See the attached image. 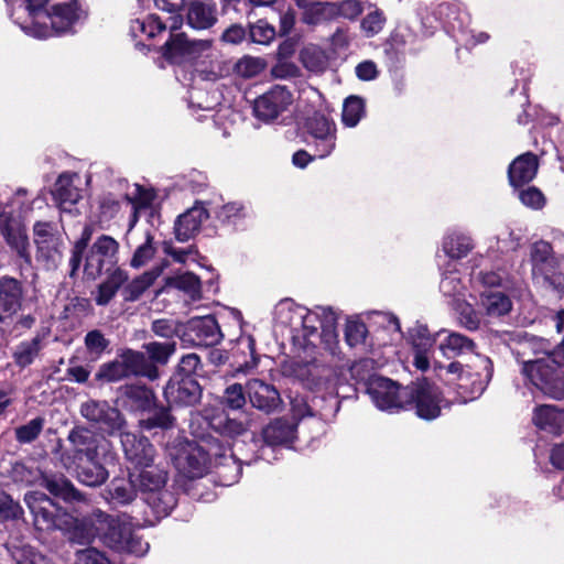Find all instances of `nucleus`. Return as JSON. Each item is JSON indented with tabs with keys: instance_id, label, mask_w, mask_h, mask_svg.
Returning a JSON list of instances; mask_svg holds the SVG:
<instances>
[{
	"instance_id": "b1692460",
	"label": "nucleus",
	"mask_w": 564,
	"mask_h": 564,
	"mask_svg": "<svg viewBox=\"0 0 564 564\" xmlns=\"http://www.w3.org/2000/svg\"><path fill=\"white\" fill-rule=\"evenodd\" d=\"M207 210L202 205H195L180 215L174 225L175 237L178 241H187L200 229L207 219Z\"/></svg>"
},
{
	"instance_id": "37998d69",
	"label": "nucleus",
	"mask_w": 564,
	"mask_h": 564,
	"mask_svg": "<svg viewBox=\"0 0 564 564\" xmlns=\"http://www.w3.org/2000/svg\"><path fill=\"white\" fill-rule=\"evenodd\" d=\"M370 8L371 10L360 21V30L368 39L378 35L387 23V17L381 9L376 6Z\"/></svg>"
},
{
	"instance_id": "a211bd4d",
	"label": "nucleus",
	"mask_w": 564,
	"mask_h": 564,
	"mask_svg": "<svg viewBox=\"0 0 564 564\" xmlns=\"http://www.w3.org/2000/svg\"><path fill=\"white\" fill-rule=\"evenodd\" d=\"M297 376L306 388L323 392L325 395H337L339 377L335 371L316 365H307L304 369H301Z\"/></svg>"
},
{
	"instance_id": "3c124183",
	"label": "nucleus",
	"mask_w": 564,
	"mask_h": 564,
	"mask_svg": "<svg viewBox=\"0 0 564 564\" xmlns=\"http://www.w3.org/2000/svg\"><path fill=\"white\" fill-rule=\"evenodd\" d=\"M126 397L137 410H148L154 402V393L144 386L131 384L126 388Z\"/></svg>"
},
{
	"instance_id": "e433bc0d",
	"label": "nucleus",
	"mask_w": 564,
	"mask_h": 564,
	"mask_svg": "<svg viewBox=\"0 0 564 564\" xmlns=\"http://www.w3.org/2000/svg\"><path fill=\"white\" fill-rule=\"evenodd\" d=\"M94 234L93 225H86L83 228L80 237L73 243L70 258L68 261L69 265V276L74 278L77 275L78 271L82 267V261L84 258V252L89 247V242L91 240Z\"/></svg>"
},
{
	"instance_id": "680f3d73",
	"label": "nucleus",
	"mask_w": 564,
	"mask_h": 564,
	"mask_svg": "<svg viewBox=\"0 0 564 564\" xmlns=\"http://www.w3.org/2000/svg\"><path fill=\"white\" fill-rule=\"evenodd\" d=\"M150 358L156 362L165 364L175 350V343H149L144 345Z\"/></svg>"
},
{
	"instance_id": "c756f323",
	"label": "nucleus",
	"mask_w": 564,
	"mask_h": 564,
	"mask_svg": "<svg viewBox=\"0 0 564 564\" xmlns=\"http://www.w3.org/2000/svg\"><path fill=\"white\" fill-rule=\"evenodd\" d=\"M78 480L90 487L100 486L108 478V471L98 457L94 460H83L75 464Z\"/></svg>"
},
{
	"instance_id": "c9c22d12",
	"label": "nucleus",
	"mask_w": 564,
	"mask_h": 564,
	"mask_svg": "<svg viewBox=\"0 0 564 564\" xmlns=\"http://www.w3.org/2000/svg\"><path fill=\"white\" fill-rule=\"evenodd\" d=\"M303 66L312 73H323L328 67V55L315 44L304 46L300 53Z\"/></svg>"
},
{
	"instance_id": "6e6d98bb",
	"label": "nucleus",
	"mask_w": 564,
	"mask_h": 564,
	"mask_svg": "<svg viewBox=\"0 0 564 564\" xmlns=\"http://www.w3.org/2000/svg\"><path fill=\"white\" fill-rule=\"evenodd\" d=\"M216 216L223 224L236 226L247 216V210L241 203L232 202L223 205Z\"/></svg>"
},
{
	"instance_id": "72a5a7b5",
	"label": "nucleus",
	"mask_w": 564,
	"mask_h": 564,
	"mask_svg": "<svg viewBox=\"0 0 564 564\" xmlns=\"http://www.w3.org/2000/svg\"><path fill=\"white\" fill-rule=\"evenodd\" d=\"M191 327L196 333L197 338L204 345H215L220 338V329L215 317L208 315L203 317L193 318Z\"/></svg>"
},
{
	"instance_id": "393cba45",
	"label": "nucleus",
	"mask_w": 564,
	"mask_h": 564,
	"mask_svg": "<svg viewBox=\"0 0 564 564\" xmlns=\"http://www.w3.org/2000/svg\"><path fill=\"white\" fill-rule=\"evenodd\" d=\"M22 288L13 278L0 279V322L14 315L21 307Z\"/></svg>"
},
{
	"instance_id": "9d476101",
	"label": "nucleus",
	"mask_w": 564,
	"mask_h": 564,
	"mask_svg": "<svg viewBox=\"0 0 564 564\" xmlns=\"http://www.w3.org/2000/svg\"><path fill=\"white\" fill-rule=\"evenodd\" d=\"M73 446V453L64 452L61 455V462L67 469L74 468L77 462L83 459L94 460L100 457L102 440L87 427H74L67 437Z\"/></svg>"
},
{
	"instance_id": "13d9d810",
	"label": "nucleus",
	"mask_w": 564,
	"mask_h": 564,
	"mask_svg": "<svg viewBox=\"0 0 564 564\" xmlns=\"http://www.w3.org/2000/svg\"><path fill=\"white\" fill-rule=\"evenodd\" d=\"M173 285L187 293L193 300L200 296V281L194 273L185 272L173 279Z\"/></svg>"
},
{
	"instance_id": "4be33fe9",
	"label": "nucleus",
	"mask_w": 564,
	"mask_h": 564,
	"mask_svg": "<svg viewBox=\"0 0 564 564\" xmlns=\"http://www.w3.org/2000/svg\"><path fill=\"white\" fill-rule=\"evenodd\" d=\"M183 24V19L180 14L170 18V39L161 47L162 56L172 62L180 63L186 59L187 47L189 40L184 33H175L176 30Z\"/></svg>"
},
{
	"instance_id": "603ef678",
	"label": "nucleus",
	"mask_w": 564,
	"mask_h": 564,
	"mask_svg": "<svg viewBox=\"0 0 564 564\" xmlns=\"http://www.w3.org/2000/svg\"><path fill=\"white\" fill-rule=\"evenodd\" d=\"M330 14H334L333 2H315L304 10L302 21L308 25H316Z\"/></svg>"
},
{
	"instance_id": "7ed1b4c3",
	"label": "nucleus",
	"mask_w": 564,
	"mask_h": 564,
	"mask_svg": "<svg viewBox=\"0 0 564 564\" xmlns=\"http://www.w3.org/2000/svg\"><path fill=\"white\" fill-rule=\"evenodd\" d=\"M166 451L175 468L185 477L204 476L210 456L221 459L218 463V474L225 478V485L229 486L240 477L241 465L236 460L231 448L207 453L196 442L176 437L173 443L166 445Z\"/></svg>"
},
{
	"instance_id": "f3484780",
	"label": "nucleus",
	"mask_w": 564,
	"mask_h": 564,
	"mask_svg": "<svg viewBox=\"0 0 564 564\" xmlns=\"http://www.w3.org/2000/svg\"><path fill=\"white\" fill-rule=\"evenodd\" d=\"M246 393L253 408L272 413L280 409L282 399L278 389L261 379H250L246 383Z\"/></svg>"
},
{
	"instance_id": "f8f14e48",
	"label": "nucleus",
	"mask_w": 564,
	"mask_h": 564,
	"mask_svg": "<svg viewBox=\"0 0 564 564\" xmlns=\"http://www.w3.org/2000/svg\"><path fill=\"white\" fill-rule=\"evenodd\" d=\"M522 373L544 394L561 399L563 381L558 378L556 368L551 362V357L523 362Z\"/></svg>"
},
{
	"instance_id": "0e129e2a",
	"label": "nucleus",
	"mask_w": 564,
	"mask_h": 564,
	"mask_svg": "<svg viewBox=\"0 0 564 564\" xmlns=\"http://www.w3.org/2000/svg\"><path fill=\"white\" fill-rule=\"evenodd\" d=\"M126 377H129L122 360L119 358L112 362L104 365L99 372L98 378L106 381H119Z\"/></svg>"
},
{
	"instance_id": "09e8293b",
	"label": "nucleus",
	"mask_w": 564,
	"mask_h": 564,
	"mask_svg": "<svg viewBox=\"0 0 564 564\" xmlns=\"http://www.w3.org/2000/svg\"><path fill=\"white\" fill-rule=\"evenodd\" d=\"M544 271V274H532L533 280L543 288L551 289L556 292H563L564 276L557 271L555 259L547 263Z\"/></svg>"
},
{
	"instance_id": "9b49d317",
	"label": "nucleus",
	"mask_w": 564,
	"mask_h": 564,
	"mask_svg": "<svg viewBox=\"0 0 564 564\" xmlns=\"http://www.w3.org/2000/svg\"><path fill=\"white\" fill-rule=\"evenodd\" d=\"M80 414L99 431L115 435L126 426L121 412L104 400H88L80 405Z\"/></svg>"
},
{
	"instance_id": "412c9836",
	"label": "nucleus",
	"mask_w": 564,
	"mask_h": 564,
	"mask_svg": "<svg viewBox=\"0 0 564 564\" xmlns=\"http://www.w3.org/2000/svg\"><path fill=\"white\" fill-rule=\"evenodd\" d=\"M80 177L74 172L62 173L53 187L52 195L62 210L76 205L82 198Z\"/></svg>"
},
{
	"instance_id": "de8ad7c7",
	"label": "nucleus",
	"mask_w": 564,
	"mask_h": 564,
	"mask_svg": "<svg viewBox=\"0 0 564 564\" xmlns=\"http://www.w3.org/2000/svg\"><path fill=\"white\" fill-rule=\"evenodd\" d=\"M365 115V104L360 97H348L343 106L341 121L344 126L354 128Z\"/></svg>"
},
{
	"instance_id": "f03ea898",
	"label": "nucleus",
	"mask_w": 564,
	"mask_h": 564,
	"mask_svg": "<svg viewBox=\"0 0 564 564\" xmlns=\"http://www.w3.org/2000/svg\"><path fill=\"white\" fill-rule=\"evenodd\" d=\"M28 18L14 22L33 37L46 39L53 34L70 32L85 17L78 0H24Z\"/></svg>"
},
{
	"instance_id": "473e14b6",
	"label": "nucleus",
	"mask_w": 564,
	"mask_h": 564,
	"mask_svg": "<svg viewBox=\"0 0 564 564\" xmlns=\"http://www.w3.org/2000/svg\"><path fill=\"white\" fill-rule=\"evenodd\" d=\"M120 359L129 376H145L152 380L158 376L156 369L149 364L142 352L127 350L120 356Z\"/></svg>"
},
{
	"instance_id": "6e6552de",
	"label": "nucleus",
	"mask_w": 564,
	"mask_h": 564,
	"mask_svg": "<svg viewBox=\"0 0 564 564\" xmlns=\"http://www.w3.org/2000/svg\"><path fill=\"white\" fill-rule=\"evenodd\" d=\"M119 247L111 236L100 235L84 252L80 269L85 278L96 280L110 271L118 263Z\"/></svg>"
},
{
	"instance_id": "dca6fc26",
	"label": "nucleus",
	"mask_w": 564,
	"mask_h": 564,
	"mask_svg": "<svg viewBox=\"0 0 564 564\" xmlns=\"http://www.w3.org/2000/svg\"><path fill=\"white\" fill-rule=\"evenodd\" d=\"M200 397V386L193 376L174 375L164 388V398L170 405L192 406Z\"/></svg>"
},
{
	"instance_id": "6ab92c4d",
	"label": "nucleus",
	"mask_w": 564,
	"mask_h": 564,
	"mask_svg": "<svg viewBox=\"0 0 564 564\" xmlns=\"http://www.w3.org/2000/svg\"><path fill=\"white\" fill-rule=\"evenodd\" d=\"M296 423L285 419H275L262 431L265 445L261 448V458L269 460V452L273 446L286 445L294 441Z\"/></svg>"
},
{
	"instance_id": "2f4dec72",
	"label": "nucleus",
	"mask_w": 564,
	"mask_h": 564,
	"mask_svg": "<svg viewBox=\"0 0 564 564\" xmlns=\"http://www.w3.org/2000/svg\"><path fill=\"white\" fill-rule=\"evenodd\" d=\"M473 248L470 237L458 231L448 232L442 243L444 253L452 260L465 258Z\"/></svg>"
},
{
	"instance_id": "79ce46f5",
	"label": "nucleus",
	"mask_w": 564,
	"mask_h": 564,
	"mask_svg": "<svg viewBox=\"0 0 564 564\" xmlns=\"http://www.w3.org/2000/svg\"><path fill=\"white\" fill-rule=\"evenodd\" d=\"M326 321L324 327L318 333L317 339L321 341L323 347L332 355L338 352V334L336 332L337 315L336 313H326Z\"/></svg>"
},
{
	"instance_id": "4c0bfd02",
	"label": "nucleus",
	"mask_w": 564,
	"mask_h": 564,
	"mask_svg": "<svg viewBox=\"0 0 564 564\" xmlns=\"http://www.w3.org/2000/svg\"><path fill=\"white\" fill-rule=\"evenodd\" d=\"M161 274L160 268H154L150 271L144 272L142 275L133 279L123 288V296L126 301L138 300L145 290H148L153 282Z\"/></svg>"
},
{
	"instance_id": "ddd939ff",
	"label": "nucleus",
	"mask_w": 564,
	"mask_h": 564,
	"mask_svg": "<svg viewBox=\"0 0 564 564\" xmlns=\"http://www.w3.org/2000/svg\"><path fill=\"white\" fill-rule=\"evenodd\" d=\"M293 104L292 93L284 86L276 85L254 100L253 111L263 121L276 119Z\"/></svg>"
},
{
	"instance_id": "052dcab7",
	"label": "nucleus",
	"mask_w": 564,
	"mask_h": 564,
	"mask_svg": "<svg viewBox=\"0 0 564 564\" xmlns=\"http://www.w3.org/2000/svg\"><path fill=\"white\" fill-rule=\"evenodd\" d=\"M334 3V13L347 19L356 20L364 12V3L360 0H343Z\"/></svg>"
},
{
	"instance_id": "c85d7f7f",
	"label": "nucleus",
	"mask_w": 564,
	"mask_h": 564,
	"mask_svg": "<svg viewBox=\"0 0 564 564\" xmlns=\"http://www.w3.org/2000/svg\"><path fill=\"white\" fill-rule=\"evenodd\" d=\"M41 486L50 494L65 501H80L82 494L73 486V484L63 475L43 476Z\"/></svg>"
},
{
	"instance_id": "1a4fd4ad",
	"label": "nucleus",
	"mask_w": 564,
	"mask_h": 564,
	"mask_svg": "<svg viewBox=\"0 0 564 564\" xmlns=\"http://www.w3.org/2000/svg\"><path fill=\"white\" fill-rule=\"evenodd\" d=\"M337 127L334 120L316 113L305 123V142L315 152V156L325 159L336 148Z\"/></svg>"
},
{
	"instance_id": "bf43d9fd",
	"label": "nucleus",
	"mask_w": 564,
	"mask_h": 564,
	"mask_svg": "<svg viewBox=\"0 0 564 564\" xmlns=\"http://www.w3.org/2000/svg\"><path fill=\"white\" fill-rule=\"evenodd\" d=\"M265 67V63L260 57L245 56L236 64L237 73L246 78L254 77Z\"/></svg>"
},
{
	"instance_id": "a19ab883",
	"label": "nucleus",
	"mask_w": 564,
	"mask_h": 564,
	"mask_svg": "<svg viewBox=\"0 0 564 564\" xmlns=\"http://www.w3.org/2000/svg\"><path fill=\"white\" fill-rule=\"evenodd\" d=\"M166 24L161 21L156 14H148L142 19H135L131 21L130 31L133 36L141 34L148 37H155L158 34L165 31Z\"/></svg>"
},
{
	"instance_id": "774afa93",
	"label": "nucleus",
	"mask_w": 564,
	"mask_h": 564,
	"mask_svg": "<svg viewBox=\"0 0 564 564\" xmlns=\"http://www.w3.org/2000/svg\"><path fill=\"white\" fill-rule=\"evenodd\" d=\"M245 393L246 391L241 384L234 383L225 390L224 403L232 410L241 409L246 403Z\"/></svg>"
},
{
	"instance_id": "bb28decb",
	"label": "nucleus",
	"mask_w": 564,
	"mask_h": 564,
	"mask_svg": "<svg viewBox=\"0 0 564 564\" xmlns=\"http://www.w3.org/2000/svg\"><path fill=\"white\" fill-rule=\"evenodd\" d=\"M538 172V159L532 153L518 156L509 166V181L512 186L531 182Z\"/></svg>"
},
{
	"instance_id": "f704fd0d",
	"label": "nucleus",
	"mask_w": 564,
	"mask_h": 564,
	"mask_svg": "<svg viewBox=\"0 0 564 564\" xmlns=\"http://www.w3.org/2000/svg\"><path fill=\"white\" fill-rule=\"evenodd\" d=\"M137 486L131 479V471L129 479H113L108 488L107 500L113 506H124L133 501L135 498Z\"/></svg>"
},
{
	"instance_id": "338daca9",
	"label": "nucleus",
	"mask_w": 564,
	"mask_h": 564,
	"mask_svg": "<svg viewBox=\"0 0 564 564\" xmlns=\"http://www.w3.org/2000/svg\"><path fill=\"white\" fill-rule=\"evenodd\" d=\"M155 249L152 245V237L148 234L145 242L137 248L131 259V267L138 269L147 264L154 256Z\"/></svg>"
},
{
	"instance_id": "423d86ee",
	"label": "nucleus",
	"mask_w": 564,
	"mask_h": 564,
	"mask_svg": "<svg viewBox=\"0 0 564 564\" xmlns=\"http://www.w3.org/2000/svg\"><path fill=\"white\" fill-rule=\"evenodd\" d=\"M131 479L143 495L144 501L159 517H166L174 508L176 500L166 488L167 473L154 465L131 470Z\"/></svg>"
},
{
	"instance_id": "7c9ffc66",
	"label": "nucleus",
	"mask_w": 564,
	"mask_h": 564,
	"mask_svg": "<svg viewBox=\"0 0 564 564\" xmlns=\"http://www.w3.org/2000/svg\"><path fill=\"white\" fill-rule=\"evenodd\" d=\"M533 422L542 430L561 432L564 429V410L555 405H540L534 410Z\"/></svg>"
},
{
	"instance_id": "49530a36",
	"label": "nucleus",
	"mask_w": 564,
	"mask_h": 564,
	"mask_svg": "<svg viewBox=\"0 0 564 564\" xmlns=\"http://www.w3.org/2000/svg\"><path fill=\"white\" fill-rule=\"evenodd\" d=\"M554 260L552 247L546 241H536L531 247L532 274H544V269Z\"/></svg>"
},
{
	"instance_id": "a18cd8bd",
	"label": "nucleus",
	"mask_w": 564,
	"mask_h": 564,
	"mask_svg": "<svg viewBox=\"0 0 564 564\" xmlns=\"http://www.w3.org/2000/svg\"><path fill=\"white\" fill-rule=\"evenodd\" d=\"M440 290L445 296L456 297L463 295L464 285L456 270V264L448 262L445 272L442 274Z\"/></svg>"
},
{
	"instance_id": "39448f33",
	"label": "nucleus",
	"mask_w": 564,
	"mask_h": 564,
	"mask_svg": "<svg viewBox=\"0 0 564 564\" xmlns=\"http://www.w3.org/2000/svg\"><path fill=\"white\" fill-rule=\"evenodd\" d=\"M440 377L448 383L456 384L460 401H467L478 398L485 390L492 372V366L489 358L479 354L475 355L473 366L465 368L460 362H451L448 366H438Z\"/></svg>"
},
{
	"instance_id": "0eeeda50",
	"label": "nucleus",
	"mask_w": 564,
	"mask_h": 564,
	"mask_svg": "<svg viewBox=\"0 0 564 564\" xmlns=\"http://www.w3.org/2000/svg\"><path fill=\"white\" fill-rule=\"evenodd\" d=\"M22 193H24L22 189L18 191L17 196L8 205L0 203V234L10 249L24 262L30 263V241L26 228L22 220V214L15 215V206H20Z\"/></svg>"
},
{
	"instance_id": "5fc2aeb1",
	"label": "nucleus",
	"mask_w": 564,
	"mask_h": 564,
	"mask_svg": "<svg viewBox=\"0 0 564 564\" xmlns=\"http://www.w3.org/2000/svg\"><path fill=\"white\" fill-rule=\"evenodd\" d=\"M41 350V340L35 337L29 341L21 343L15 351L14 359L20 367H26L33 362L39 351Z\"/></svg>"
},
{
	"instance_id": "c03bdc74",
	"label": "nucleus",
	"mask_w": 564,
	"mask_h": 564,
	"mask_svg": "<svg viewBox=\"0 0 564 564\" xmlns=\"http://www.w3.org/2000/svg\"><path fill=\"white\" fill-rule=\"evenodd\" d=\"M301 308H302L301 305L295 304L291 300L280 301L275 305L274 311H273L274 321L282 326H289L294 332H296L299 321L296 319L295 316L297 314V310H301Z\"/></svg>"
},
{
	"instance_id": "ea45409f",
	"label": "nucleus",
	"mask_w": 564,
	"mask_h": 564,
	"mask_svg": "<svg viewBox=\"0 0 564 564\" xmlns=\"http://www.w3.org/2000/svg\"><path fill=\"white\" fill-rule=\"evenodd\" d=\"M481 307L488 316L498 317L510 312L511 301L501 292H488L481 294Z\"/></svg>"
},
{
	"instance_id": "58836bf2",
	"label": "nucleus",
	"mask_w": 564,
	"mask_h": 564,
	"mask_svg": "<svg viewBox=\"0 0 564 564\" xmlns=\"http://www.w3.org/2000/svg\"><path fill=\"white\" fill-rule=\"evenodd\" d=\"M175 425V419L167 408H156L147 417L139 421V426L143 431L160 429L162 431L172 430Z\"/></svg>"
},
{
	"instance_id": "a878e982",
	"label": "nucleus",
	"mask_w": 564,
	"mask_h": 564,
	"mask_svg": "<svg viewBox=\"0 0 564 564\" xmlns=\"http://www.w3.org/2000/svg\"><path fill=\"white\" fill-rule=\"evenodd\" d=\"M217 21L216 4L209 0L193 1L187 11V23L197 30L213 26Z\"/></svg>"
},
{
	"instance_id": "69168bd1",
	"label": "nucleus",
	"mask_w": 564,
	"mask_h": 564,
	"mask_svg": "<svg viewBox=\"0 0 564 564\" xmlns=\"http://www.w3.org/2000/svg\"><path fill=\"white\" fill-rule=\"evenodd\" d=\"M367 335V327L362 322L348 321L345 327L346 343L350 347L361 344Z\"/></svg>"
},
{
	"instance_id": "cd10ccee",
	"label": "nucleus",
	"mask_w": 564,
	"mask_h": 564,
	"mask_svg": "<svg viewBox=\"0 0 564 564\" xmlns=\"http://www.w3.org/2000/svg\"><path fill=\"white\" fill-rule=\"evenodd\" d=\"M445 335L440 341L438 349L446 358H454L459 355L474 352L475 343L465 335L455 332L442 330L436 334L437 337Z\"/></svg>"
},
{
	"instance_id": "4468645a",
	"label": "nucleus",
	"mask_w": 564,
	"mask_h": 564,
	"mask_svg": "<svg viewBox=\"0 0 564 564\" xmlns=\"http://www.w3.org/2000/svg\"><path fill=\"white\" fill-rule=\"evenodd\" d=\"M119 434L124 456L133 465L132 470L151 467L156 451L149 438L131 432L121 431Z\"/></svg>"
},
{
	"instance_id": "aec40b11",
	"label": "nucleus",
	"mask_w": 564,
	"mask_h": 564,
	"mask_svg": "<svg viewBox=\"0 0 564 564\" xmlns=\"http://www.w3.org/2000/svg\"><path fill=\"white\" fill-rule=\"evenodd\" d=\"M326 313H334L330 307L317 306L314 310H308L302 306L297 310L296 319L297 330L301 332L307 345H316L319 330L324 327L326 321Z\"/></svg>"
},
{
	"instance_id": "8fccbe9b",
	"label": "nucleus",
	"mask_w": 564,
	"mask_h": 564,
	"mask_svg": "<svg viewBox=\"0 0 564 564\" xmlns=\"http://www.w3.org/2000/svg\"><path fill=\"white\" fill-rule=\"evenodd\" d=\"M37 259L44 262L47 269H56L62 261V251L59 239L48 241L36 247Z\"/></svg>"
},
{
	"instance_id": "864d4df0",
	"label": "nucleus",
	"mask_w": 564,
	"mask_h": 564,
	"mask_svg": "<svg viewBox=\"0 0 564 564\" xmlns=\"http://www.w3.org/2000/svg\"><path fill=\"white\" fill-rule=\"evenodd\" d=\"M276 36L275 28L265 20L249 25V37L253 43L269 45Z\"/></svg>"
},
{
	"instance_id": "20e7f679",
	"label": "nucleus",
	"mask_w": 564,
	"mask_h": 564,
	"mask_svg": "<svg viewBox=\"0 0 564 564\" xmlns=\"http://www.w3.org/2000/svg\"><path fill=\"white\" fill-rule=\"evenodd\" d=\"M372 359H361L351 366L352 376L360 380L369 379L367 393L372 403L380 411L398 413L411 405L410 387H401L394 381L383 377H371L370 373H362L364 370L370 372L373 369Z\"/></svg>"
},
{
	"instance_id": "5701e85b",
	"label": "nucleus",
	"mask_w": 564,
	"mask_h": 564,
	"mask_svg": "<svg viewBox=\"0 0 564 564\" xmlns=\"http://www.w3.org/2000/svg\"><path fill=\"white\" fill-rule=\"evenodd\" d=\"M410 340L414 349V366L425 371L429 369V352L436 341L425 325H415L409 330Z\"/></svg>"
},
{
	"instance_id": "e2e57ef3",
	"label": "nucleus",
	"mask_w": 564,
	"mask_h": 564,
	"mask_svg": "<svg viewBox=\"0 0 564 564\" xmlns=\"http://www.w3.org/2000/svg\"><path fill=\"white\" fill-rule=\"evenodd\" d=\"M43 423H44L43 419L35 417V419L31 420L30 422H28L26 424L18 427L15 430L17 440L20 443H30V442L34 441L41 433V431L43 429Z\"/></svg>"
},
{
	"instance_id": "4d7b16f0",
	"label": "nucleus",
	"mask_w": 564,
	"mask_h": 564,
	"mask_svg": "<svg viewBox=\"0 0 564 564\" xmlns=\"http://www.w3.org/2000/svg\"><path fill=\"white\" fill-rule=\"evenodd\" d=\"M209 424L216 432L230 437L241 435L246 431L243 423L225 415L215 416Z\"/></svg>"
},
{
	"instance_id": "2eb2a0df",
	"label": "nucleus",
	"mask_w": 564,
	"mask_h": 564,
	"mask_svg": "<svg viewBox=\"0 0 564 564\" xmlns=\"http://www.w3.org/2000/svg\"><path fill=\"white\" fill-rule=\"evenodd\" d=\"M411 404H415L416 414L423 420H434L441 414L443 399L438 388L434 384L422 380L410 387Z\"/></svg>"
},
{
	"instance_id": "f257e3e1",
	"label": "nucleus",
	"mask_w": 564,
	"mask_h": 564,
	"mask_svg": "<svg viewBox=\"0 0 564 564\" xmlns=\"http://www.w3.org/2000/svg\"><path fill=\"white\" fill-rule=\"evenodd\" d=\"M25 502L34 516L40 530H70V540L79 544L89 543L99 536L109 547L120 551L132 528L130 524L111 518L96 509L83 522L78 523L45 494L34 491L25 496Z\"/></svg>"
}]
</instances>
